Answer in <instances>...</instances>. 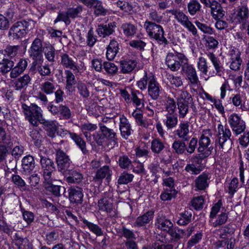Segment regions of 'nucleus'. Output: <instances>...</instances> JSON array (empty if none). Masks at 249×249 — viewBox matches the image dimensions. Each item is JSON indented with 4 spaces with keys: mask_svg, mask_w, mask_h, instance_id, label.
Here are the masks:
<instances>
[{
    "mask_svg": "<svg viewBox=\"0 0 249 249\" xmlns=\"http://www.w3.org/2000/svg\"><path fill=\"white\" fill-rule=\"evenodd\" d=\"M138 87L142 90L147 88L148 95L153 100H157L160 97L162 88L153 75H148L144 71L143 76L137 83Z\"/></svg>",
    "mask_w": 249,
    "mask_h": 249,
    "instance_id": "1",
    "label": "nucleus"
},
{
    "mask_svg": "<svg viewBox=\"0 0 249 249\" xmlns=\"http://www.w3.org/2000/svg\"><path fill=\"white\" fill-rule=\"evenodd\" d=\"M231 136V132L228 126L219 124L216 131L215 147L223 151H228L232 146Z\"/></svg>",
    "mask_w": 249,
    "mask_h": 249,
    "instance_id": "2",
    "label": "nucleus"
},
{
    "mask_svg": "<svg viewBox=\"0 0 249 249\" xmlns=\"http://www.w3.org/2000/svg\"><path fill=\"white\" fill-rule=\"evenodd\" d=\"M143 26L151 39H154L160 45L165 46L168 44L169 42L164 36V29L161 25L146 20Z\"/></svg>",
    "mask_w": 249,
    "mask_h": 249,
    "instance_id": "3",
    "label": "nucleus"
},
{
    "mask_svg": "<svg viewBox=\"0 0 249 249\" xmlns=\"http://www.w3.org/2000/svg\"><path fill=\"white\" fill-rule=\"evenodd\" d=\"M21 108L24 112L25 118L33 126H37L38 123L43 121L42 110L41 108L35 104L28 106L22 104Z\"/></svg>",
    "mask_w": 249,
    "mask_h": 249,
    "instance_id": "4",
    "label": "nucleus"
},
{
    "mask_svg": "<svg viewBox=\"0 0 249 249\" xmlns=\"http://www.w3.org/2000/svg\"><path fill=\"white\" fill-rule=\"evenodd\" d=\"M31 23L34 24L33 21L23 20L17 21L9 29V36L14 39L21 38L28 33Z\"/></svg>",
    "mask_w": 249,
    "mask_h": 249,
    "instance_id": "5",
    "label": "nucleus"
},
{
    "mask_svg": "<svg viewBox=\"0 0 249 249\" xmlns=\"http://www.w3.org/2000/svg\"><path fill=\"white\" fill-rule=\"evenodd\" d=\"M203 133L198 141V147L197 152L198 157L200 160H203L208 157L212 152L213 147L211 144V141L209 136H206L207 132L209 133L210 130L203 131Z\"/></svg>",
    "mask_w": 249,
    "mask_h": 249,
    "instance_id": "6",
    "label": "nucleus"
},
{
    "mask_svg": "<svg viewBox=\"0 0 249 249\" xmlns=\"http://www.w3.org/2000/svg\"><path fill=\"white\" fill-rule=\"evenodd\" d=\"M179 118H184L189 111V104L193 103V98L188 92L181 90L177 97Z\"/></svg>",
    "mask_w": 249,
    "mask_h": 249,
    "instance_id": "7",
    "label": "nucleus"
},
{
    "mask_svg": "<svg viewBox=\"0 0 249 249\" xmlns=\"http://www.w3.org/2000/svg\"><path fill=\"white\" fill-rule=\"evenodd\" d=\"M188 59L182 53L175 52L169 53L166 57V64L172 71H178L180 69L182 63L187 62Z\"/></svg>",
    "mask_w": 249,
    "mask_h": 249,
    "instance_id": "8",
    "label": "nucleus"
},
{
    "mask_svg": "<svg viewBox=\"0 0 249 249\" xmlns=\"http://www.w3.org/2000/svg\"><path fill=\"white\" fill-rule=\"evenodd\" d=\"M82 11V6L78 5L75 7L68 8L66 11L60 12L58 13L57 18L54 21V23L63 21L66 25H69L71 22L70 18L73 19L79 17Z\"/></svg>",
    "mask_w": 249,
    "mask_h": 249,
    "instance_id": "9",
    "label": "nucleus"
},
{
    "mask_svg": "<svg viewBox=\"0 0 249 249\" xmlns=\"http://www.w3.org/2000/svg\"><path fill=\"white\" fill-rule=\"evenodd\" d=\"M40 163L43 170V176L46 183H51L53 180L52 174L55 171V165L50 159L40 156Z\"/></svg>",
    "mask_w": 249,
    "mask_h": 249,
    "instance_id": "10",
    "label": "nucleus"
},
{
    "mask_svg": "<svg viewBox=\"0 0 249 249\" xmlns=\"http://www.w3.org/2000/svg\"><path fill=\"white\" fill-rule=\"evenodd\" d=\"M228 122L235 136L241 134L246 129L245 122L236 113H232L229 116Z\"/></svg>",
    "mask_w": 249,
    "mask_h": 249,
    "instance_id": "11",
    "label": "nucleus"
},
{
    "mask_svg": "<svg viewBox=\"0 0 249 249\" xmlns=\"http://www.w3.org/2000/svg\"><path fill=\"white\" fill-rule=\"evenodd\" d=\"M56 161L58 170L62 173L68 170L71 163L69 156L61 149L56 151Z\"/></svg>",
    "mask_w": 249,
    "mask_h": 249,
    "instance_id": "12",
    "label": "nucleus"
},
{
    "mask_svg": "<svg viewBox=\"0 0 249 249\" xmlns=\"http://www.w3.org/2000/svg\"><path fill=\"white\" fill-rule=\"evenodd\" d=\"M61 65L64 68L72 71L74 73L79 71V67L77 65L76 58L72 55L63 53L60 55Z\"/></svg>",
    "mask_w": 249,
    "mask_h": 249,
    "instance_id": "13",
    "label": "nucleus"
},
{
    "mask_svg": "<svg viewBox=\"0 0 249 249\" xmlns=\"http://www.w3.org/2000/svg\"><path fill=\"white\" fill-rule=\"evenodd\" d=\"M29 54L35 61L40 60L42 57L43 46L40 39L36 38L29 50Z\"/></svg>",
    "mask_w": 249,
    "mask_h": 249,
    "instance_id": "14",
    "label": "nucleus"
},
{
    "mask_svg": "<svg viewBox=\"0 0 249 249\" xmlns=\"http://www.w3.org/2000/svg\"><path fill=\"white\" fill-rule=\"evenodd\" d=\"M182 70L186 75L189 85L195 87H197L199 83V80L196 70L193 65L187 64L182 66Z\"/></svg>",
    "mask_w": 249,
    "mask_h": 249,
    "instance_id": "15",
    "label": "nucleus"
},
{
    "mask_svg": "<svg viewBox=\"0 0 249 249\" xmlns=\"http://www.w3.org/2000/svg\"><path fill=\"white\" fill-rule=\"evenodd\" d=\"M210 177L208 174L203 173L196 178L194 181L193 187L195 190L205 191L209 185Z\"/></svg>",
    "mask_w": 249,
    "mask_h": 249,
    "instance_id": "16",
    "label": "nucleus"
},
{
    "mask_svg": "<svg viewBox=\"0 0 249 249\" xmlns=\"http://www.w3.org/2000/svg\"><path fill=\"white\" fill-rule=\"evenodd\" d=\"M69 199L71 203L80 204L83 202V194L82 189L73 186L68 189Z\"/></svg>",
    "mask_w": 249,
    "mask_h": 249,
    "instance_id": "17",
    "label": "nucleus"
},
{
    "mask_svg": "<svg viewBox=\"0 0 249 249\" xmlns=\"http://www.w3.org/2000/svg\"><path fill=\"white\" fill-rule=\"evenodd\" d=\"M249 18V9L246 6L239 7L233 16V22L236 24H244Z\"/></svg>",
    "mask_w": 249,
    "mask_h": 249,
    "instance_id": "18",
    "label": "nucleus"
},
{
    "mask_svg": "<svg viewBox=\"0 0 249 249\" xmlns=\"http://www.w3.org/2000/svg\"><path fill=\"white\" fill-rule=\"evenodd\" d=\"M28 65V62L26 59H20L17 65L12 67L10 71V76L11 78H16L21 75L26 70Z\"/></svg>",
    "mask_w": 249,
    "mask_h": 249,
    "instance_id": "19",
    "label": "nucleus"
},
{
    "mask_svg": "<svg viewBox=\"0 0 249 249\" xmlns=\"http://www.w3.org/2000/svg\"><path fill=\"white\" fill-rule=\"evenodd\" d=\"M86 6L89 8H94V13L96 16H105L108 13V10L103 7L102 2L98 0H89Z\"/></svg>",
    "mask_w": 249,
    "mask_h": 249,
    "instance_id": "20",
    "label": "nucleus"
},
{
    "mask_svg": "<svg viewBox=\"0 0 249 249\" xmlns=\"http://www.w3.org/2000/svg\"><path fill=\"white\" fill-rule=\"evenodd\" d=\"M63 132L64 135H66L68 133L69 134L70 138L74 141L83 154L86 155L88 153V150L86 148V143L80 135L75 133L70 132L67 130H63Z\"/></svg>",
    "mask_w": 249,
    "mask_h": 249,
    "instance_id": "21",
    "label": "nucleus"
},
{
    "mask_svg": "<svg viewBox=\"0 0 249 249\" xmlns=\"http://www.w3.org/2000/svg\"><path fill=\"white\" fill-rule=\"evenodd\" d=\"M137 64L134 59H125L120 61V69L123 73H129L132 71Z\"/></svg>",
    "mask_w": 249,
    "mask_h": 249,
    "instance_id": "22",
    "label": "nucleus"
},
{
    "mask_svg": "<svg viewBox=\"0 0 249 249\" xmlns=\"http://www.w3.org/2000/svg\"><path fill=\"white\" fill-rule=\"evenodd\" d=\"M112 173V171L108 166H104L98 169L95 176L93 177V180L95 182H102V180L105 178L107 180H109L110 179Z\"/></svg>",
    "mask_w": 249,
    "mask_h": 249,
    "instance_id": "23",
    "label": "nucleus"
},
{
    "mask_svg": "<svg viewBox=\"0 0 249 249\" xmlns=\"http://www.w3.org/2000/svg\"><path fill=\"white\" fill-rule=\"evenodd\" d=\"M31 78L29 74H25L22 76L13 81V87L17 90L25 89L30 83Z\"/></svg>",
    "mask_w": 249,
    "mask_h": 249,
    "instance_id": "24",
    "label": "nucleus"
},
{
    "mask_svg": "<svg viewBox=\"0 0 249 249\" xmlns=\"http://www.w3.org/2000/svg\"><path fill=\"white\" fill-rule=\"evenodd\" d=\"M120 130L122 136L125 139L131 135L132 129L128 120L124 115L120 118Z\"/></svg>",
    "mask_w": 249,
    "mask_h": 249,
    "instance_id": "25",
    "label": "nucleus"
},
{
    "mask_svg": "<svg viewBox=\"0 0 249 249\" xmlns=\"http://www.w3.org/2000/svg\"><path fill=\"white\" fill-rule=\"evenodd\" d=\"M189 123L188 122L180 123L178 128L175 131V134L181 140L187 141L189 138Z\"/></svg>",
    "mask_w": 249,
    "mask_h": 249,
    "instance_id": "26",
    "label": "nucleus"
},
{
    "mask_svg": "<svg viewBox=\"0 0 249 249\" xmlns=\"http://www.w3.org/2000/svg\"><path fill=\"white\" fill-rule=\"evenodd\" d=\"M115 27L116 23L115 22H110L106 25L100 24L98 26L97 32L100 36L105 37L111 35L114 32Z\"/></svg>",
    "mask_w": 249,
    "mask_h": 249,
    "instance_id": "27",
    "label": "nucleus"
},
{
    "mask_svg": "<svg viewBox=\"0 0 249 249\" xmlns=\"http://www.w3.org/2000/svg\"><path fill=\"white\" fill-rule=\"evenodd\" d=\"M155 226L157 228L167 232L171 227H173L172 222L165 216H158L155 222Z\"/></svg>",
    "mask_w": 249,
    "mask_h": 249,
    "instance_id": "28",
    "label": "nucleus"
},
{
    "mask_svg": "<svg viewBox=\"0 0 249 249\" xmlns=\"http://www.w3.org/2000/svg\"><path fill=\"white\" fill-rule=\"evenodd\" d=\"M35 167V160L33 156L28 155L22 160V172L25 174L30 173Z\"/></svg>",
    "mask_w": 249,
    "mask_h": 249,
    "instance_id": "29",
    "label": "nucleus"
},
{
    "mask_svg": "<svg viewBox=\"0 0 249 249\" xmlns=\"http://www.w3.org/2000/svg\"><path fill=\"white\" fill-rule=\"evenodd\" d=\"M98 207L100 210L106 211L109 213L110 216L116 215L115 211L114 210L113 205L105 198L100 199L98 201Z\"/></svg>",
    "mask_w": 249,
    "mask_h": 249,
    "instance_id": "30",
    "label": "nucleus"
},
{
    "mask_svg": "<svg viewBox=\"0 0 249 249\" xmlns=\"http://www.w3.org/2000/svg\"><path fill=\"white\" fill-rule=\"evenodd\" d=\"M154 217V212L149 211L142 215L138 217L135 221L134 225L135 226L142 227L148 223L153 219Z\"/></svg>",
    "mask_w": 249,
    "mask_h": 249,
    "instance_id": "31",
    "label": "nucleus"
},
{
    "mask_svg": "<svg viewBox=\"0 0 249 249\" xmlns=\"http://www.w3.org/2000/svg\"><path fill=\"white\" fill-rule=\"evenodd\" d=\"M0 65L3 66L0 68V71L3 74L10 71L11 69L14 66V61L7 59L3 52H0Z\"/></svg>",
    "mask_w": 249,
    "mask_h": 249,
    "instance_id": "32",
    "label": "nucleus"
},
{
    "mask_svg": "<svg viewBox=\"0 0 249 249\" xmlns=\"http://www.w3.org/2000/svg\"><path fill=\"white\" fill-rule=\"evenodd\" d=\"M119 44L115 40H111L107 48L106 57L109 60H112L114 59L118 53Z\"/></svg>",
    "mask_w": 249,
    "mask_h": 249,
    "instance_id": "33",
    "label": "nucleus"
},
{
    "mask_svg": "<svg viewBox=\"0 0 249 249\" xmlns=\"http://www.w3.org/2000/svg\"><path fill=\"white\" fill-rule=\"evenodd\" d=\"M40 124L43 125V129L46 131L47 134L49 137L52 138L55 137L57 126L54 121H47L44 119Z\"/></svg>",
    "mask_w": 249,
    "mask_h": 249,
    "instance_id": "34",
    "label": "nucleus"
},
{
    "mask_svg": "<svg viewBox=\"0 0 249 249\" xmlns=\"http://www.w3.org/2000/svg\"><path fill=\"white\" fill-rule=\"evenodd\" d=\"M57 85L55 83L53 79L46 81L42 83L40 86L42 92L49 95L54 93L56 89Z\"/></svg>",
    "mask_w": 249,
    "mask_h": 249,
    "instance_id": "35",
    "label": "nucleus"
},
{
    "mask_svg": "<svg viewBox=\"0 0 249 249\" xmlns=\"http://www.w3.org/2000/svg\"><path fill=\"white\" fill-rule=\"evenodd\" d=\"M130 93L131 95V101L136 106L137 109L141 110L144 107V100L143 98H140L138 97V94L140 93V92L137 90L131 89Z\"/></svg>",
    "mask_w": 249,
    "mask_h": 249,
    "instance_id": "36",
    "label": "nucleus"
},
{
    "mask_svg": "<svg viewBox=\"0 0 249 249\" xmlns=\"http://www.w3.org/2000/svg\"><path fill=\"white\" fill-rule=\"evenodd\" d=\"M210 7L211 9V14L214 19H220L224 16L225 11L218 2L212 1V4Z\"/></svg>",
    "mask_w": 249,
    "mask_h": 249,
    "instance_id": "37",
    "label": "nucleus"
},
{
    "mask_svg": "<svg viewBox=\"0 0 249 249\" xmlns=\"http://www.w3.org/2000/svg\"><path fill=\"white\" fill-rule=\"evenodd\" d=\"M66 78V89L69 91H71L72 86L75 85L76 83L75 76L72 72L70 70H66L64 71Z\"/></svg>",
    "mask_w": 249,
    "mask_h": 249,
    "instance_id": "38",
    "label": "nucleus"
},
{
    "mask_svg": "<svg viewBox=\"0 0 249 249\" xmlns=\"http://www.w3.org/2000/svg\"><path fill=\"white\" fill-rule=\"evenodd\" d=\"M163 123L168 129L175 127L178 123L177 114H166Z\"/></svg>",
    "mask_w": 249,
    "mask_h": 249,
    "instance_id": "39",
    "label": "nucleus"
},
{
    "mask_svg": "<svg viewBox=\"0 0 249 249\" xmlns=\"http://www.w3.org/2000/svg\"><path fill=\"white\" fill-rule=\"evenodd\" d=\"M15 244L18 249H33V245L26 238H22L16 235Z\"/></svg>",
    "mask_w": 249,
    "mask_h": 249,
    "instance_id": "40",
    "label": "nucleus"
},
{
    "mask_svg": "<svg viewBox=\"0 0 249 249\" xmlns=\"http://www.w3.org/2000/svg\"><path fill=\"white\" fill-rule=\"evenodd\" d=\"M115 159L119 167L122 169H127L132 165L131 160L126 155L122 154L116 156Z\"/></svg>",
    "mask_w": 249,
    "mask_h": 249,
    "instance_id": "41",
    "label": "nucleus"
},
{
    "mask_svg": "<svg viewBox=\"0 0 249 249\" xmlns=\"http://www.w3.org/2000/svg\"><path fill=\"white\" fill-rule=\"evenodd\" d=\"M206 54L213 63L216 71V74L221 75L223 68L219 59L217 58L213 53L207 52Z\"/></svg>",
    "mask_w": 249,
    "mask_h": 249,
    "instance_id": "42",
    "label": "nucleus"
},
{
    "mask_svg": "<svg viewBox=\"0 0 249 249\" xmlns=\"http://www.w3.org/2000/svg\"><path fill=\"white\" fill-rule=\"evenodd\" d=\"M169 13L174 16L175 18L182 26L189 20L188 17L182 11L177 9H172L169 11Z\"/></svg>",
    "mask_w": 249,
    "mask_h": 249,
    "instance_id": "43",
    "label": "nucleus"
},
{
    "mask_svg": "<svg viewBox=\"0 0 249 249\" xmlns=\"http://www.w3.org/2000/svg\"><path fill=\"white\" fill-rule=\"evenodd\" d=\"M99 126L100 130L105 137L107 139L112 140L115 143H117L116 134L112 129L107 128L101 124H99Z\"/></svg>",
    "mask_w": 249,
    "mask_h": 249,
    "instance_id": "44",
    "label": "nucleus"
},
{
    "mask_svg": "<svg viewBox=\"0 0 249 249\" xmlns=\"http://www.w3.org/2000/svg\"><path fill=\"white\" fill-rule=\"evenodd\" d=\"M121 28L124 35L128 37L133 36L137 32V28L130 23H124L122 25Z\"/></svg>",
    "mask_w": 249,
    "mask_h": 249,
    "instance_id": "45",
    "label": "nucleus"
},
{
    "mask_svg": "<svg viewBox=\"0 0 249 249\" xmlns=\"http://www.w3.org/2000/svg\"><path fill=\"white\" fill-rule=\"evenodd\" d=\"M82 222L88 228L89 230L94 233L96 236H100L103 235V231L97 225L89 222L85 219H83Z\"/></svg>",
    "mask_w": 249,
    "mask_h": 249,
    "instance_id": "46",
    "label": "nucleus"
},
{
    "mask_svg": "<svg viewBox=\"0 0 249 249\" xmlns=\"http://www.w3.org/2000/svg\"><path fill=\"white\" fill-rule=\"evenodd\" d=\"M166 114H177V106L175 100L170 97H167L165 104Z\"/></svg>",
    "mask_w": 249,
    "mask_h": 249,
    "instance_id": "47",
    "label": "nucleus"
},
{
    "mask_svg": "<svg viewBox=\"0 0 249 249\" xmlns=\"http://www.w3.org/2000/svg\"><path fill=\"white\" fill-rule=\"evenodd\" d=\"M192 212L190 211L185 210L179 213V218L177 223L179 225H185L189 223L192 218Z\"/></svg>",
    "mask_w": 249,
    "mask_h": 249,
    "instance_id": "48",
    "label": "nucleus"
},
{
    "mask_svg": "<svg viewBox=\"0 0 249 249\" xmlns=\"http://www.w3.org/2000/svg\"><path fill=\"white\" fill-rule=\"evenodd\" d=\"M83 178L81 173L74 170L72 171L71 175L66 178V180L69 183H79L82 180Z\"/></svg>",
    "mask_w": 249,
    "mask_h": 249,
    "instance_id": "49",
    "label": "nucleus"
},
{
    "mask_svg": "<svg viewBox=\"0 0 249 249\" xmlns=\"http://www.w3.org/2000/svg\"><path fill=\"white\" fill-rule=\"evenodd\" d=\"M175 152L178 154H182L186 151V144L180 140H175L172 146Z\"/></svg>",
    "mask_w": 249,
    "mask_h": 249,
    "instance_id": "50",
    "label": "nucleus"
},
{
    "mask_svg": "<svg viewBox=\"0 0 249 249\" xmlns=\"http://www.w3.org/2000/svg\"><path fill=\"white\" fill-rule=\"evenodd\" d=\"M164 147L163 142L159 139H155L151 142V149L155 153H160Z\"/></svg>",
    "mask_w": 249,
    "mask_h": 249,
    "instance_id": "51",
    "label": "nucleus"
},
{
    "mask_svg": "<svg viewBox=\"0 0 249 249\" xmlns=\"http://www.w3.org/2000/svg\"><path fill=\"white\" fill-rule=\"evenodd\" d=\"M103 68L106 72L109 75H114L118 71V67L115 64L109 62L103 63Z\"/></svg>",
    "mask_w": 249,
    "mask_h": 249,
    "instance_id": "52",
    "label": "nucleus"
},
{
    "mask_svg": "<svg viewBox=\"0 0 249 249\" xmlns=\"http://www.w3.org/2000/svg\"><path fill=\"white\" fill-rule=\"evenodd\" d=\"M44 55L49 62H54L55 49L52 45H48L45 48Z\"/></svg>",
    "mask_w": 249,
    "mask_h": 249,
    "instance_id": "53",
    "label": "nucleus"
},
{
    "mask_svg": "<svg viewBox=\"0 0 249 249\" xmlns=\"http://www.w3.org/2000/svg\"><path fill=\"white\" fill-rule=\"evenodd\" d=\"M177 194V191L175 189L166 188L164 189V192L161 193L160 197L163 201L170 200L176 196Z\"/></svg>",
    "mask_w": 249,
    "mask_h": 249,
    "instance_id": "54",
    "label": "nucleus"
},
{
    "mask_svg": "<svg viewBox=\"0 0 249 249\" xmlns=\"http://www.w3.org/2000/svg\"><path fill=\"white\" fill-rule=\"evenodd\" d=\"M133 175L124 172L119 177L117 183L120 185L126 184L131 182L133 180Z\"/></svg>",
    "mask_w": 249,
    "mask_h": 249,
    "instance_id": "55",
    "label": "nucleus"
},
{
    "mask_svg": "<svg viewBox=\"0 0 249 249\" xmlns=\"http://www.w3.org/2000/svg\"><path fill=\"white\" fill-rule=\"evenodd\" d=\"M228 218V213L226 212H222L220 214L218 215L215 221L212 222V225L214 228H216L218 226L224 225L227 222Z\"/></svg>",
    "mask_w": 249,
    "mask_h": 249,
    "instance_id": "56",
    "label": "nucleus"
},
{
    "mask_svg": "<svg viewBox=\"0 0 249 249\" xmlns=\"http://www.w3.org/2000/svg\"><path fill=\"white\" fill-rule=\"evenodd\" d=\"M187 7L190 14L193 16L200 10L201 5L197 0H191L188 3Z\"/></svg>",
    "mask_w": 249,
    "mask_h": 249,
    "instance_id": "57",
    "label": "nucleus"
},
{
    "mask_svg": "<svg viewBox=\"0 0 249 249\" xmlns=\"http://www.w3.org/2000/svg\"><path fill=\"white\" fill-rule=\"evenodd\" d=\"M167 232L172 237V239L175 241L180 239L181 236L185 233L183 230L174 228L173 227H171Z\"/></svg>",
    "mask_w": 249,
    "mask_h": 249,
    "instance_id": "58",
    "label": "nucleus"
},
{
    "mask_svg": "<svg viewBox=\"0 0 249 249\" xmlns=\"http://www.w3.org/2000/svg\"><path fill=\"white\" fill-rule=\"evenodd\" d=\"M77 89L80 96L83 98H88L90 96V92L87 86L82 82L77 84Z\"/></svg>",
    "mask_w": 249,
    "mask_h": 249,
    "instance_id": "59",
    "label": "nucleus"
},
{
    "mask_svg": "<svg viewBox=\"0 0 249 249\" xmlns=\"http://www.w3.org/2000/svg\"><path fill=\"white\" fill-rule=\"evenodd\" d=\"M33 65L36 66V70L38 72L41 76H48L51 73V69H50L48 65L45 64L44 65H37L36 61H35L33 63Z\"/></svg>",
    "mask_w": 249,
    "mask_h": 249,
    "instance_id": "60",
    "label": "nucleus"
},
{
    "mask_svg": "<svg viewBox=\"0 0 249 249\" xmlns=\"http://www.w3.org/2000/svg\"><path fill=\"white\" fill-rule=\"evenodd\" d=\"M59 114L60 117L65 120H68L72 117V113L71 109L66 105H60Z\"/></svg>",
    "mask_w": 249,
    "mask_h": 249,
    "instance_id": "61",
    "label": "nucleus"
},
{
    "mask_svg": "<svg viewBox=\"0 0 249 249\" xmlns=\"http://www.w3.org/2000/svg\"><path fill=\"white\" fill-rule=\"evenodd\" d=\"M192 206L195 209L198 210L202 209L204 203V197L202 196L194 197L192 201Z\"/></svg>",
    "mask_w": 249,
    "mask_h": 249,
    "instance_id": "62",
    "label": "nucleus"
},
{
    "mask_svg": "<svg viewBox=\"0 0 249 249\" xmlns=\"http://www.w3.org/2000/svg\"><path fill=\"white\" fill-rule=\"evenodd\" d=\"M198 143V140L195 137L192 138L187 143V144H186V151L187 152V153L189 154H193L196 148V146Z\"/></svg>",
    "mask_w": 249,
    "mask_h": 249,
    "instance_id": "63",
    "label": "nucleus"
},
{
    "mask_svg": "<svg viewBox=\"0 0 249 249\" xmlns=\"http://www.w3.org/2000/svg\"><path fill=\"white\" fill-rule=\"evenodd\" d=\"M219 237L220 238L225 239L228 234H232L234 232V230L232 226L228 224L222 227L219 230Z\"/></svg>",
    "mask_w": 249,
    "mask_h": 249,
    "instance_id": "64",
    "label": "nucleus"
}]
</instances>
